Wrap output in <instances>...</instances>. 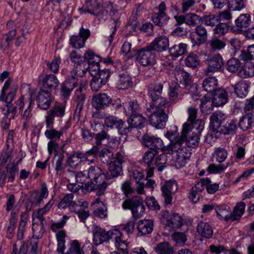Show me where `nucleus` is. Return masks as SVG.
I'll use <instances>...</instances> for the list:
<instances>
[{"instance_id":"1","label":"nucleus","mask_w":254,"mask_h":254,"mask_svg":"<svg viewBox=\"0 0 254 254\" xmlns=\"http://www.w3.org/2000/svg\"><path fill=\"white\" fill-rule=\"evenodd\" d=\"M142 144L149 148L144 153L142 163L147 165V178L153 175L155 167H158L159 171H162L166 163V156L164 154H159V150L168 153V147L164 145L162 140L154 136L144 134L141 138Z\"/></svg>"},{"instance_id":"2","label":"nucleus","mask_w":254,"mask_h":254,"mask_svg":"<svg viewBox=\"0 0 254 254\" xmlns=\"http://www.w3.org/2000/svg\"><path fill=\"white\" fill-rule=\"evenodd\" d=\"M166 136L171 142L169 145L166 146L169 148H167L168 153H176L175 166L178 168L184 166L187 160L190 157V150L185 146L181 135H177L176 132L168 131Z\"/></svg>"},{"instance_id":"3","label":"nucleus","mask_w":254,"mask_h":254,"mask_svg":"<svg viewBox=\"0 0 254 254\" xmlns=\"http://www.w3.org/2000/svg\"><path fill=\"white\" fill-rule=\"evenodd\" d=\"M147 111L150 114L149 117L150 124L156 128H163L166 126L168 119V114L172 111V108L170 105H149Z\"/></svg>"},{"instance_id":"4","label":"nucleus","mask_w":254,"mask_h":254,"mask_svg":"<svg viewBox=\"0 0 254 254\" xmlns=\"http://www.w3.org/2000/svg\"><path fill=\"white\" fill-rule=\"evenodd\" d=\"M204 122L202 120H198L194 123L193 127H190L185 134L183 127L181 137L186 147L191 150L190 147H195L198 144L199 135L204 128Z\"/></svg>"},{"instance_id":"5","label":"nucleus","mask_w":254,"mask_h":254,"mask_svg":"<svg viewBox=\"0 0 254 254\" xmlns=\"http://www.w3.org/2000/svg\"><path fill=\"white\" fill-rule=\"evenodd\" d=\"M124 209H130L133 217L140 218L143 214L145 207L143 204L142 198L139 196H134L131 198L126 199L122 204Z\"/></svg>"},{"instance_id":"6","label":"nucleus","mask_w":254,"mask_h":254,"mask_svg":"<svg viewBox=\"0 0 254 254\" xmlns=\"http://www.w3.org/2000/svg\"><path fill=\"white\" fill-rule=\"evenodd\" d=\"M135 56L136 61L142 66H153L156 64V54L147 45L137 50Z\"/></svg>"},{"instance_id":"7","label":"nucleus","mask_w":254,"mask_h":254,"mask_svg":"<svg viewBox=\"0 0 254 254\" xmlns=\"http://www.w3.org/2000/svg\"><path fill=\"white\" fill-rule=\"evenodd\" d=\"M163 85L161 82L150 84L148 87V95L152 101L151 106H165L167 100L162 96Z\"/></svg>"},{"instance_id":"8","label":"nucleus","mask_w":254,"mask_h":254,"mask_svg":"<svg viewBox=\"0 0 254 254\" xmlns=\"http://www.w3.org/2000/svg\"><path fill=\"white\" fill-rule=\"evenodd\" d=\"M125 162L124 154L118 152L112 161L109 165L108 171L106 173L107 180L117 177L122 173V164Z\"/></svg>"},{"instance_id":"9","label":"nucleus","mask_w":254,"mask_h":254,"mask_svg":"<svg viewBox=\"0 0 254 254\" xmlns=\"http://www.w3.org/2000/svg\"><path fill=\"white\" fill-rule=\"evenodd\" d=\"M104 124L108 127L117 129L121 135H126L131 132V127H127L125 121L116 116H110L105 118Z\"/></svg>"},{"instance_id":"10","label":"nucleus","mask_w":254,"mask_h":254,"mask_svg":"<svg viewBox=\"0 0 254 254\" xmlns=\"http://www.w3.org/2000/svg\"><path fill=\"white\" fill-rule=\"evenodd\" d=\"M208 36L207 30L202 25H196L194 31L190 34V38L193 46H197L204 44L207 41Z\"/></svg>"},{"instance_id":"11","label":"nucleus","mask_w":254,"mask_h":254,"mask_svg":"<svg viewBox=\"0 0 254 254\" xmlns=\"http://www.w3.org/2000/svg\"><path fill=\"white\" fill-rule=\"evenodd\" d=\"M65 113V106L62 104H56L48 111L46 116V125L47 128L53 127L55 117H63Z\"/></svg>"},{"instance_id":"12","label":"nucleus","mask_w":254,"mask_h":254,"mask_svg":"<svg viewBox=\"0 0 254 254\" xmlns=\"http://www.w3.org/2000/svg\"><path fill=\"white\" fill-rule=\"evenodd\" d=\"M161 190L164 198L165 203L167 205L170 204L173 199L172 195L178 190V184L175 180L167 181L162 186Z\"/></svg>"},{"instance_id":"13","label":"nucleus","mask_w":254,"mask_h":254,"mask_svg":"<svg viewBox=\"0 0 254 254\" xmlns=\"http://www.w3.org/2000/svg\"><path fill=\"white\" fill-rule=\"evenodd\" d=\"M163 223L166 229L170 231L181 228L184 224V219L179 214L172 213L164 218Z\"/></svg>"},{"instance_id":"14","label":"nucleus","mask_w":254,"mask_h":254,"mask_svg":"<svg viewBox=\"0 0 254 254\" xmlns=\"http://www.w3.org/2000/svg\"><path fill=\"white\" fill-rule=\"evenodd\" d=\"M227 118L225 114L220 111H216L210 117V128L214 133H218L223 126L221 125Z\"/></svg>"},{"instance_id":"15","label":"nucleus","mask_w":254,"mask_h":254,"mask_svg":"<svg viewBox=\"0 0 254 254\" xmlns=\"http://www.w3.org/2000/svg\"><path fill=\"white\" fill-rule=\"evenodd\" d=\"M36 101L38 107L46 110L51 105L53 98L50 92L44 89H40L36 96Z\"/></svg>"},{"instance_id":"16","label":"nucleus","mask_w":254,"mask_h":254,"mask_svg":"<svg viewBox=\"0 0 254 254\" xmlns=\"http://www.w3.org/2000/svg\"><path fill=\"white\" fill-rule=\"evenodd\" d=\"M158 12L153 14L152 19L154 23L160 27L167 24L169 17L165 12L167 8L164 2H162L158 6Z\"/></svg>"},{"instance_id":"17","label":"nucleus","mask_w":254,"mask_h":254,"mask_svg":"<svg viewBox=\"0 0 254 254\" xmlns=\"http://www.w3.org/2000/svg\"><path fill=\"white\" fill-rule=\"evenodd\" d=\"M92 104L97 110L104 109L112 102L111 98L106 93L95 94L92 97Z\"/></svg>"},{"instance_id":"18","label":"nucleus","mask_w":254,"mask_h":254,"mask_svg":"<svg viewBox=\"0 0 254 254\" xmlns=\"http://www.w3.org/2000/svg\"><path fill=\"white\" fill-rule=\"evenodd\" d=\"M88 177L94 184H101L107 181V176L103 171L97 166H92L89 168L88 172Z\"/></svg>"},{"instance_id":"19","label":"nucleus","mask_w":254,"mask_h":254,"mask_svg":"<svg viewBox=\"0 0 254 254\" xmlns=\"http://www.w3.org/2000/svg\"><path fill=\"white\" fill-rule=\"evenodd\" d=\"M147 46L154 52H162L166 51L169 46V39L165 36L156 37Z\"/></svg>"},{"instance_id":"20","label":"nucleus","mask_w":254,"mask_h":254,"mask_svg":"<svg viewBox=\"0 0 254 254\" xmlns=\"http://www.w3.org/2000/svg\"><path fill=\"white\" fill-rule=\"evenodd\" d=\"M122 237L123 234L118 229H116L109 231V241L110 240H114L116 247H118L119 249L124 254H127L128 251L127 248L125 241L122 239Z\"/></svg>"},{"instance_id":"21","label":"nucleus","mask_w":254,"mask_h":254,"mask_svg":"<svg viewBox=\"0 0 254 254\" xmlns=\"http://www.w3.org/2000/svg\"><path fill=\"white\" fill-rule=\"evenodd\" d=\"M40 82L44 89L50 90H55L59 85V81L53 74H46L40 79Z\"/></svg>"},{"instance_id":"22","label":"nucleus","mask_w":254,"mask_h":254,"mask_svg":"<svg viewBox=\"0 0 254 254\" xmlns=\"http://www.w3.org/2000/svg\"><path fill=\"white\" fill-rule=\"evenodd\" d=\"M212 100L214 106L216 107L222 106L228 101V96L226 91L222 88H218L212 94Z\"/></svg>"},{"instance_id":"23","label":"nucleus","mask_w":254,"mask_h":254,"mask_svg":"<svg viewBox=\"0 0 254 254\" xmlns=\"http://www.w3.org/2000/svg\"><path fill=\"white\" fill-rule=\"evenodd\" d=\"M109 241V231L96 226L93 232V241L95 245H99Z\"/></svg>"},{"instance_id":"24","label":"nucleus","mask_w":254,"mask_h":254,"mask_svg":"<svg viewBox=\"0 0 254 254\" xmlns=\"http://www.w3.org/2000/svg\"><path fill=\"white\" fill-rule=\"evenodd\" d=\"M196 231L198 234L205 239H210L213 234L212 226L207 222L200 221L196 227Z\"/></svg>"},{"instance_id":"25","label":"nucleus","mask_w":254,"mask_h":254,"mask_svg":"<svg viewBox=\"0 0 254 254\" xmlns=\"http://www.w3.org/2000/svg\"><path fill=\"white\" fill-rule=\"evenodd\" d=\"M146 122V118L141 115L138 113L133 114L130 115V118L127 120L128 126L127 127H131V131L133 127L141 128L144 127Z\"/></svg>"},{"instance_id":"26","label":"nucleus","mask_w":254,"mask_h":254,"mask_svg":"<svg viewBox=\"0 0 254 254\" xmlns=\"http://www.w3.org/2000/svg\"><path fill=\"white\" fill-rule=\"evenodd\" d=\"M48 194L47 185L45 183H43L41 185L40 193L39 194L38 191H35L31 194V197L33 201L35 202V205L39 206L44 203L43 199L47 197Z\"/></svg>"},{"instance_id":"27","label":"nucleus","mask_w":254,"mask_h":254,"mask_svg":"<svg viewBox=\"0 0 254 254\" xmlns=\"http://www.w3.org/2000/svg\"><path fill=\"white\" fill-rule=\"evenodd\" d=\"M224 63L222 57L217 54L208 61V68L209 72H213L218 71L223 65Z\"/></svg>"},{"instance_id":"28","label":"nucleus","mask_w":254,"mask_h":254,"mask_svg":"<svg viewBox=\"0 0 254 254\" xmlns=\"http://www.w3.org/2000/svg\"><path fill=\"white\" fill-rule=\"evenodd\" d=\"M103 3V0H86L85 8H80V10L84 13H90L93 15H97V13L94 11L99 8Z\"/></svg>"},{"instance_id":"29","label":"nucleus","mask_w":254,"mask_h":254,"mask_svg":"<svg viewBox=\"0 0 254 254\" xmlns=\"http://www.w3.org/2000/svg\"><path fill=\"white\" fill-rule=\"evenodd\" d=\"M188 113L189 115L188 121L185 123L183 127H184V133L185 134L190 129V127H193V124L198 120L200 119H196L197 110L196 109L193 107H189L188 109Z\"/></svg>"},{"instance_id":"30","label":"nucleus","mask_w":254,"mask_h":254,"mask_svg":"<svg viewBox=\"0 0 254 254\" xmlns=\"http://www.w3.org/2000/svg\"><path fill=\"white\" fill-rule=\"evenodd\" d=\"M38 241L31 240L22 243L20 249V254H37Z\"/></svg>"},{"instance_id":"31","label":"nucleus","mask_w":254,"mask_h":254,"mask_svg":"<svg viewBox=\"0 0 254 254\" xmlns=\"http://www.w3.org/2000/svg\"><path fill=\"white\" fill-rule=\"evenodd\" d=\"M153 226L152 220H142L138 222L137 229L140 235H146L152 232Z\"/></svg>"},{"instance_id":"32","label":"nucleus","mask_w":254,"mask_h":254,"mask_svg":"<svg viewBox=\"0 0 254 254\" xmlns=\"http://www.w3.org/2000/svg\"><path fill=\"white\" fill-rule=\"evenodd\" d=\"M251 21L250 14L247 13L241 14L235 20V27L238 32L242 31L243 28L248 27Z\"/></svg>"},{"instance_id":"33","label":"nucleus","mask_w":254,"mask_h":254,"mask_svg":"<svg viewBox=\"0 0 254 254\" xmlns=\"http://www.w3.org/2000/svg\"><path fill=\"white\" fill-rule=\"evenodd\" d=\"M254 116L252 112L245 114L240 119L239 126L243 130L246 131L252 128L254 122Z\"/></svg>"},{"instance_id":"34","label":"nucleus","mask_w":254,"mask_h":254,"mask_svg":"<svg viewBox=\"0 0 254 254\" xmlns=\"http://www.w3.org/2000/svg\"><path fill=\"white\" fill-rule=\"evenodd\" d=\"M217 80L213 77H209L205 78L202 83L203 89L209 93L212 94L217 90Z\"/></svg>"},{"instance_id":"35","label":"nucleus","mask_w":254,"mask_h":254,"mask_svg":"<svg viewBox=\"0 0 254 254\" xmlns=\"http://www.w3.org/2000/svg\"><path fill=\"white\" fill-rule=\"evenodd\" d=\"M217 216L226 221H231V208L227 205L217 206L215 208Z\"/></svg>"},{"instance_id":"36","label":"nucleus","mask_w":254,"mask_h":254,"mask_svg":"<svg viewBox=\"0 0 254 254\" xmlns=\"http://www.w3.org/2000/svg\"><path fill=\"white\" fill-rule=\"evenodd\" d=\"M109 183L106 182H104L101 185L99 184H94L92 182H90V184H84V187L88 191H92L93 190H96V195L97 196H101L104 193L105 190Z\"/></svg>"},{"instance_id":"37","label":"nucleus","mask_w":254,"mask_h":254,"mask_svg":"<svg viewBox=\"0 0 254 254\" xmlns=\"http://www.w3.org/2000/svg\"><path fill=\"white\" fill-rule=\"evenodd\" d=\"M246 204L244 202L241 201L237 203L233 211L231 210V221H234L240 220L244 213Z\"/></svg>"},{"instance_id":"38","label":"nucleus","mask_w":254,"mask_h":254,"mask_svg":"<svg viewBox=\"0 0 254 254\" xmlns=\"http://www.w3.org/2000/svg\"><path fill=\"white\" fill-rule=\"evenodd\" d=\"M110 14L112 16H116V18H113L111 19V21H113V25L112 26L111 29L112 30V33L110 34L109 37V44H111V43L113 41V38H114V35L115 34L116 32V29L117 27H118L120 26V24H119V13L118 10L116 9L113 8V7H112V8L110 10Z\"/></svg>"},{"instance_id":"39","label":"nucleus","mask_w":254,"mask_h":254,"mask_svg":"<svg viewBox=\"0 0 254 254\" xmlns=\"http://www.w3.org/2000/svg\"><path fill=\"white\" fill-rule=\"evenodd\" d=\"M118 86L120 89H125L132 85L131 77L126 73H123L119 75Z\"/></svg>"},{"instance_id":"40","label":"nucleus","mask_w":254,"mask_h":254,"mask_svg":"<svg viewBox=\"0 0 254 254\" xmlns=\"http://www.w3.org/2000/svg\"><path fill=\"white\" fill-rule=\"evenodd\" d=\"M237 129V123L236 120H231L225 126H223L219 130L218 133L224 134H233L236 133Z\"/></svg>"},{"instance_id":"41","label":"nucleus","mask_w":254,"mask_h":254,"mask_svg":"<svg viewBox=\"0 0 254 254\" xmlns=\"http://www.w3.org/2000/svg\"><path fill=\"white\" fill-rule=\"evenodd\" d=\"M233 89L237 96L243 98L246 97L248 93V85L244 81H241L233 86Z\"/></svg>"},{"instance_id":"42","label":"nucleus","mask_w":254,"mask_h":254,"mask_svg":"<svg viewBox=\"0 0 254 254\" xmlns=\"http://www.w3.org/2000/svg\"><path fill=\"white\" fill-rule=\"evenodd\" d=\"M187 45L186 44L180 43L175 45L169 49L170 55L174 57H178L183 55L187 51Z\"/></svg>"},{"instance_id":"43","label":"nucleus","mask_w":254,"mask_h":254,"mask_svg":"<svg viewBox=\"0 0 254 254\" xmlns=\"http://www.w3.org/2000/svg\"><path fill=\"white\" fill-rule=\"evenodd\" d=\"M27 218L28 215L26 212H24L21 213L20 215V220L17 233L18 240H22L23 238Z\"/></svg>"},{"instance_id":"44","label":"nucleus","mask_w":254,"mask_h":254,"mask_svg":"<svg viewBox=\"0 0 254 254\" xmlns=\"http://www.w3.org/2000/svg\"><path fill=\"white\" fill-rule=\"evenodd\" d=\"M100 160L104 164H108L114 158L112 151L109 148H104L99 152Z\"/></svg>"},{"instance_id":"45","label":"nucleus","mask_w":254,"mask_h":254,"mask_svg":"<svg viewBox=\"0 0 254 254\" xmlns=\"http://www.w3.org/2000/svg\"><path fill=\"white\" fill-rule=\"evenodd\" d=\"M238 75L242 78H246L254 76V66L252 64L244 65L239 70Z\"/></svg>"},{"instance_id":"46","label":"nucleus","mask_w":254,"mask_h":254,"mask_svg":"<svg viewBox=\"0 0 254 254\" xmlns=\"http://www.w3.org/2000/svg\"><path fill=\"white\" fill-rule=\"evenodd\" d=\"M84 58L85 60V61L87 63V66L93 64H98L102 61L100 56L95 55L94 52L90 50H88L85 53Z\"/></svg>"},{"instance_id":"47","label":"nucleus","mask_w":254,"mask_h":254,"mask_svg":"<svg viewBox=\"0 0 254 254\" xmlns=\"http://www.w3.org/2000/svg\"><path fill=\"white\" fill-rule=\"evenodd\" d=\"M201 102L200 107L201 112L205 115L210 114L212 111L213 106H214L213 100L204 97L201 99Z\"/></svg>"},{"instance_id":"48","label":"nucleus","mask_w":254,"mask_h":254,"mask_svg":"<svg viewBox=\"0 0 254 254\" xmlns=\"http://www.w3.org/2000/svg\"><path fill=\"white\" fill-rule=\"evenodd\" d=\"M208 44L212 51H220L226 46V43L224 41L216 37L209 40Z\"/></svg>"},{"instance_id":"49","label":"nucleus","mask_w":254,"mask_h":254,"mask_svg":"<svg viewBox=\"0 0 254 254\" xmlns=\"http://www.w3.org/2000/svg\"><path fill=\"white\" fill-rule=\"evenodd\" d=\"M226 69L230 72L235 73L241 68V64L236 58H231L226 63Z\"/></svg>"},{"instance_id":"50","label":"nucleus","mask_w":254,"mask_h":254,"mask_svg":"<svg viewBox=\"0 0 254 254\" xmlns=\"http://www.w3.org/2000/svg\"><path fill=\"white\" fill-rule=\"evenodd\" d=\"M45 223L33 222L32 227L33 238L37 240L42 238L45 232Z\"/></svg>"},{"instance_id":"51","label":"nucleus","mask_w":254,"mask_h":254,"mask_svg":"<svg viewBox=\"0 0 254 254\" xmlns=\"http://www.w3.org/2000/svg\"><path fill=\"white\" fill-rule=\"evenodd\" d=\"M64 156L63 153H59L55 155L53 159V162H55V170L57 174L64 169L65 166L64 164Z\"/></svg>"},{"instance_id":"52","label":"nucleus","mask_w":254,"mask_h":254,"mask_svg":"<svg viewBox=\"0 0 254 254\" xmlns=\"http://www.w3.org/2000/svg\"><path fill=\"white\" fill-rule=\"evenodd\" d=\"M73 196L72 193L65 195L59 202L58 207L61 209H64L66 207L74 206L75 205V202L72 201Z\"/></svg>"},{"instance_id":"53","label":"nucleus","mask_w":254,"mask_h":254,"mask_svg":"<svg viewBox=\"0 0 254 254\" xmlns=\"http://www.w3.org/2000/svg\"><path fill=\"white\" fill-rule=\"evenodd\" d=\"M155 251L158 254H173L174 253L173 248L167 242L159 244Z\"/></svg>"},{"instance_id":"54","label":"nucleus","mask_w":254,"mask_h":254,"mask_svg":"<svg viewBox=\"0 0 254 254\" xmlns=\"http://www.w3.org/2000/svg\"><path fill=\"white\" fill-rule=\"evenodd\" d=\"M29 105L28 107L25 110L24 113L22 114V119L26 121L27 122H30L33 116L32 113V105L34 104V100L32 98V94H30L29 97L28 98Z\"/></svg>"},{"instance_id":"55","label":"nucleus","mask_w":254,"mask_h":254,"mask_svg":"<svg viewBox=\"0 0 254 254\" xmlns=\"http://www.w3.org/2000/svg\"><path fill=\"white\" fill-rule=\"evenodd\" d=\"M187 66L192 68L196 67L200 64L198 57L194 53H190L185 59Z\"/></svg>"},{"instance_id":"56","label":"nucleus","mask_w":254,"mask_h":254,"mask_svg":"<svg viewBox=\"0 0 254 254\" xmlns=\"http://www.w3.org/2000/svg\"><path fill=\"white\" fill-rule=\"evenodd\" d=\"M75 64L74 68L75 75L79 77H82L88 70L86 62L85 61L82 62L80 60L79 63Z\"/></svg>"},{"instance_id":"57","label":"nucleus","mask_w":254,"mask_h":254,"mask_svg":"<svg viewBox=\"0 0 254 254\" xmlns=\"http://www.w3.org/2000/svg\"><path fill=\"white\" fill-rule=\"evenodd\" d=\"M228 6L232 11H240L246 6L244 0H229Z\"/></svg>"},{"instance_id":"58","label":"nucleus","mask_w":254,"mask_h":254,"mask_svg":"<svg viewBox=\"0 0 254 254\" xmlns=\"http://www.w3.org/2000/svg\"><path fill=\"white\" fill-rule=\"evenodd\" d=\"M4 169L7 171L6 177H7L8 182L13 183L14 181L16 174L18 170L17 166L13 163L10 167L7 166Z\"/></svg>"},{"instance_id":"59","label":"nucleus","mask_w":254,"mask_h":254,"mask_svg":"<svg viewBox=\"0 0 254 254\" xmlns=\"http://www.w3.org/2000/svg\"><path fill=\"white\" fill-rule=\"evenodd\" d=\"M7 149L3 152L0 159V164L3 165L8 162H9L11 159L12 153L13 151V148L11 147L10 145L7 144Z\"/></svg>"},{"instance_id":"60","label":"nucleus","mask_w":254,"mask_h":254,"mask_svg":"<svg viewBox=\"0 0 254 254\" xmlns=\"http://www.w3.org/2000/svg\"><path fill=\"white\" fill-rule=\"evenodd\" d=\"M92 79L90 83L91 88L94 91H98L106 83L100 80L94 73L93 74V73H92Z\"/></svg>"},{"instance_id":"61","label":"nucleus","mask_w":254,"mask_h":254,"mask_svg":"<svg viewBox=\"0 0 254 254\" xmlns=\"http://www.w3.org/2000/svg\"><path fill=\"white\" fill-rule=\"evenodd\" d=\"M201 21L205 25L210 26H214L218 22V18L214 14H209L204 15L201 18Z\"/></svg>"},{"instance_id":"62","label":"nucleus","mask_w":254,"mask_h":254,"mask_svg":"<svg viewBox=\"0 0 254 254\" xmlns=\"http://www.w3.org/2000/svg\"><path fill=\"white\" fill-rule=\"evenodd\" d=\"M125 111L127 115L137 114L139 111L140 107L136 100H133L128 103L127 107H124Z\"/></svg>"},{"instance_id":"63","label":"nucleus","mask_w":254,"mask_h":254,"mask_svg":"<svg viewBox=\"0 0 254 254\" xmlns=\"http://www.w3.org/2000/svg\"><path fill=\"white\" fill-rule=\"evenodd\" d=\"M83 250L77 240H74L70 244L68 251L64 254H83Z\"/></svg>"},{"instance_id":"64","label":"nucleus","mask_w":254,"mask_h":254,"mask_svg":"<svg viewBox=\"0 0 254 254\" xmlns=\"http://www.w3.org/2000/svg\"><path fill=\"white\" fill-rule=\"evenodd\" d=\"M228 153L226 150L222 148H218L213 154L216 161L222 163L224 162L227 158Z\"/></svg>"}]
</instances>
